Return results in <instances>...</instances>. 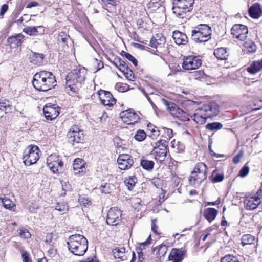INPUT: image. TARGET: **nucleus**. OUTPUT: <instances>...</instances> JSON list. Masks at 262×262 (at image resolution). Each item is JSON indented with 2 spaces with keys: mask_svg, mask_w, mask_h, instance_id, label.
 <instances>
[{
  "mask_svg": "<svg viewBox=\"0 0 262 262\" xmlns=\"http://www.w3.org/2000/svg\"><path fill=\"white\" fill-rule=\"evenodd\" d=\"M40 151L38 146L33 145L28 146L24 151L23 160L26 165L35 164L39 158Z\"/></svg>",
  "mask_w": 262,
  "mask_h": 262,
  "instance_id": "nucleus-7",
  "label": "nucleus"
},
{
  "mask_svg": "<svg viewBox=\"0 0 262 262\" xmlns=\"http://www.w3.org/2000/svg\"><path fill=\"white\" fill-rule=\"evenodd\" d=\"M55 209L64 214L69 209L68 206L64 202H58L56 205Z\"/></svg>",
  "mask_w": 262,
  "mask_h": 262,
  "instance_id": "nucleus-40",
  "label": "nucleus"
},
{
  "mask_svg": "<svg viewBox=\"0 0 262 262\" xmlns=\"http://www.w3.org/2000/svg\"><path fill=\"white\" fill-rule=\"evenodd\" d=\"M115 64L120 71L124 73H125V70H128V67L125 62L121 58H119L116 60L115 62Z\"/></svg>",
  "mask_w": 262,
  "mask_h": 262,
  "instance_id": "nucleus-39",
  "label": "nucleus"
},
{
  "mask_svg": "<svg viewBox=\"0 0 262 262\" xmlns=\"http://www.w3.org/2000/svg\"><path fill=\"white\" fill-rule=\"evenodd\" d=\"M186 251L183 248H173L168 257L169 262H182L184 259Z\"/></svg>",
  "mask_w": 262,
  "mask_h": 262,
  "instance_id": "nucleus-18",
  "label": "nucleus"
},
{
  "mask_svg": "<svg viewBox=\"0 0 262 262\" xmlns=\"http://www.w3.org/2000/svg\"><path fill=\"white\" fill-rule=\"evenodd\" d=\"M22 258L24 262H32L29 254L26 252L22 253Z\"/></svg>",
  "mask_w": 262,
  "mask_h": 262,
  "instance_id": "nucleus-57",
  "label": "nucleus"
},
{
  "mask_svg": "<svg viewBox=\"0 0 262 262\" xmlns=\"http://www.w3.org/2000/svg\"><path fill=\"white\" fill-rule=\"evenodd\" d=\"M250 16L254 19H257L262 15V8L261 6L255 3L249 8Z\"/></svg>",
  "mask_w": 262,
  "mask_h": 262,
  "instance_id": "nucleus-25",
  "label": "nucleus"
},
{
  "mask_svg": "<svg viewBox=\"0 0 262 262\" xmlns=\"http://www.w3.org/2000/svg\"><path fill=\"white\" fill-rule=\"evenodd\" d=\"M156 222V219L152 220L151 229L154 233H155L156 234H159V233L157 232L158 227L155 224Z\"/></svg>",
  "mask_w": 262,
  "mask_h": 262,
  "instance_id": "nucleus-59",
  "label": "nucleus"
},
{
  "mask_svg": "<svg viewBox=\"0 0 262 262\" xmlns=\"http://www.w3.org/2000/svg\"><path fill=\"white\" fill-rule=\"evenodd\" d=\"M124 56L126 59L130 61L135 66H137L138 61L131 54L128 53H124Z\"/></svg>",
  "mask_w": 262,
  "mask_h": 262,
  "instance_id": "nucleus-50",
  "label": "nucleus"
},
{
  "mask_svg": "<svg viewBox=\"0 0 262 262\" xmlns=\"http://www.w3.org/2000/svg\"><path fill=\"white\" fill-rule=\"evenodd\" d=\"M167 142L164 140H161L157 143L151 154L156 160L160 162L164 160L167 154Z\"/></svg>",
  "mask_w": 262,
  "mask_h": 262,
  "instance_id": "nucleus-10",
  "label": "nucleus"
},
{
  "mask_svg": "<svg viewBox=\"0 0 262 262\" xmlns=\"http://www.w3.org/2000/svg\"><path fill=\"white\" fill-rule=\"evenodd\" d=\"M119 168L122 170H127L130 168L134 163L133 159L128 154L119 155L117 159Z\"/></svg>",
  "mask_w": 262,
  "mask_h": 262,
  "instance_id": "nucleus-19",
  "label": "nucleus"
},
{
  "mask_svg": "<svg viewBox=\"0 0 262 262\" xmlns=\"http://www.w3.org/2000/svg\"><path fill=\"white\" fill-rule=\"evenodd\" d=\"M218 213L216 209L212 208H208L204 211V215L209 222H211L215 218Z\"/></svg>",
  "mask_w": 262,
  "mask_h": 262,
  "instance_id": "nucleus-29",
  "label": "nucleus"
},
{
  "mask_svg": "<svg viewBox=\"0 0 262 262\" xmlns=\"http://www.w3.org/2000/svg\"><path fill=\"white\" fill-rule=\"evenodd\" d=\"M172 4L173 13L177 17L183 18L192 11L194 0H173Z\"/></svg>",
  "mask_w": 262,
  "mask_h": 262,
  "instance_id": "nucleus-6",
  "label": "nucleus"
},
{
  "mask_svg": "<svg viewBox=\"0 0 262 262\" xmlns=\"http://www.w3.org/2000/svg\"><path fill=\"white\" fill-rule=\"evenodd\" d=\"M47 164L54 173L61 170L63 166V163L59 160L58 156L56 154H52L48 157Z\"/></svg>",
  "mask_w": 262,
  "mask_h": 262,
  "instance_id": "nucleus-14",
  "label": "nucleus"
},
{
  "mask_svg": "<svg viewBox=\"0 0 262 262\" xmlns=\"http://www.w3.org/2000/svg\"><path fill=\"white\" fill-rule=\"evenodd\" d=\"M141 166L145 169L150 170L153 168L154 162L151 160L143 159L140 162Z\"/></svg>",
  "mask_w": 262,
  "mask_h": 262,
  "instance_id": "nucleus-37",
  "label": "nucleus"
},
{
  "mask_svg": "<svg viewBox=\"0 0 262 262\" xmlns=\"http://www.w3.org/2000/svg\"><path fill=\"white\" fill-rule=\"evenodd\" d=\"M202 107L208 118L216 116L219 113V106L214 102L205 104Z\"/></svg>",
  "mask_w": 262,
  "mask_h": 262,
  "instance_id": "nucleus-21",
  "label": "nucleus"
},
{
  "mask_svg": "<svg viewBox=\"0 0 262 262\" xmlns=\"http://www.w3.org/2000/svg\"><path fill=\"white\" fill-rule=\"evenodd\" d=\"M113 254L115 258H119L122 260L126 259L125 254V249L124 247L116 248L113 250Z\"/></svg>",
  "mask_w": 262,
  "mask_h": 262,
  "instance_id": "nucleus-30",
  "label": "nucleus"
},
{
  "mask_svg": "<svg viewBox=\"0 0 262 262\" xmlns=\"http://www.w3.org/2000/svg\"><path fill=\"white\" fill-rule=\"evenodd\" d=\"M214 56L219 59L226 60L229 56V53L225 48H218L214 51Z\"/></svg>",
  "mask_w": 262,
  "mask_h": 262,
  "instance_id": "nucleus-28",
  "label": "nucleus"
},
{
  "mask_svg": "<svg viewBox=\"0 0 262 262\" xmlns=\"http://www.w3.org/2000/svg\"><path fill=\"white\" fill-rule=\"evenodd\" d=\"M58 108L56 105L51 103L47 104L43 109L45 118L49 120L55 119L59 114Z\"/></svg>",
  "mask_w": 262,
  "mask_h": 262,
  "instance_id": "nucleus-17",
  "label": "nucleus"
},
{
  "mask_svg": "<svg viewBox=\"0 0 262 262\" xmlns=\"http://www.w3.org/2000/svg\"><path fill=\"white\" fill-rule=\"evenodd\" d=\"M10 106V102L7 100L0 101V110L6 112L8 108Z\"/></svg>",
  "mask_w": 262,
  "mask_h": 262,
  "instance_id": "nucleus-45",
  "label": "nucleus"
},
{
  "mask_svg": "<svg viewBox=\"0 0 262 262\" xmlns=\"http://www.w3.org/2000/svg\"><path fill=\"white\" fill-rule=\"evenodd\" d=\"M86 74V70L84 67H77L71 71L66 77L67 92H77L85 80Z\"/></svg>",
  "mask_w": 262,
  "mask_h": 262,
  "instance_id": "nucleus-2",
  "label": "nucleus"
},
{
  "mask_svg": "<svg viewBox=\"0 0 262 262\" xmlns=\"http://www.w3.org/2000/svg\"><path fill=\"white\" fill-rule=\"evenodd\" d=\"M255 238L250 234H245L242 236V244L243 246L254 244Z\"/></svg>",
  "mask_w": 262,
  "mask_h": 262,
  "instance_id": "nucleus-34",
  "label": "nucleus"
},
{
  "mask_svg": "<svg viewBox=\"0 0 262 262\" xmlns=\"http://www.w3.org/2000/svg\"><path fill=\"white\" fill-rule=\"evenodd\" d=\"M150 240H151V237H150V236H149L145 242L141 243V246H146V245L149 244Z\"/></svg>",
  "mask_w": 262,
  "mask_h": 262,
  "instance_id": "nucleus-63",
  "label": "nucleus"
},
{
  "mask_svg": "<svg viewBox=\"0 0 262 262\" xmlns=\"http://www.w3.org/2000/svg\"><path fill=\"white\" fill-rule=\"evenodd\" d=\"M8 6L7 4H4L2 6L0 11V16H3L5 12L8 10Z\"/></svg>",
  "mask_w": 262,
  "mask_h": 262,
  "instance_id": "nucleus-58",
  "label": "nucleus"
},
{
  "mask_svg": "<svg viewBox=\"0 0 262 262\" xmlns=\"http://www.w3.org/2000/svg\"><path fill=\"white\" fill-rule=\"evenodd\" d=\"M81 262H98L95 256L88 257L85 260H82Z\"/></svg>",
  "mask_w": 262,
  "mask_h": 262,
  "instance_id": "nucleus-60",
  "label": "nucleus"
},
{
  "mask_svg": "<svg viewBox=\"0 0 262 262\" xmlns=\"http://www.w3.org/2000/svg\"><path fill=\"white\" fill-rule=\"evenodd\" d=\"M84 160L80 158L75 159L73 164V170L75 174H80L85 172Z\"/></svg>",
  "mask_w": 262,
  "mask_h": 262,
  "instance_id": "nucleus-24",
  "label": "nucleus"
},
{
  "mask_svg": "<svg viewBox=\"0 0 262 262\" xmlns=\"http://www.w3.org/2000/svg\"><path fill=\"white\" fill-rule=\"evenodd\" d=\"M166 43L165 38L162 35H156L150 41L151 47L156 49L157 52H161Z\"/></svg>",
  "mask_w": 262,
  "mask_h": 262,
  "instance_id": "nucleus-22",
  "label": "nucleus"
},
{
  "mask_svg": "<svg viewBox=\"0 0 262 262\" xmlns=\"http://www.w3.org/2000/svg\"><path fill=\"white\" fill-rule=\"evenodd\" d=\"M68 141L73 144L75 143H82L84 141L83 131L78 126L73 125L69 129L67 134Z\"/></svg>",
  "mask_w": 262,
  "mask_h": 262,
  "instance_id": "nucleus-9",
  "label": "nucleus"
},
{
  "mask_svg": "<svg viewBox=\"0 0 262 262\" xmlns=\"http://www.w3.org/2000/svg\"><path fill=\"white\" fill-rule=\"evenodd\" d=\"M206 177L207 166L204 163L199 162L195 164L191 172L189 182L190 185L196 187L199 186Z\"/></svg>",
  "mask_w": 262,
  "mask_h": 262,
  "instance_id": "nucleus-4",
  "label": "nucleus"
},
{
  "mask_svg": "<svg viewBox=\"0 0 262 262\" xmlns=\"http://www.w3.org/2000/svg\"><path fill=\"white\" fill-rule=\"evenodd\" d=\"M69 36L64 32H61L58 36V40L59 42H62L63 43L67 42V40L69 39Z\"/></svg>",
  "mask_w": 262,
  "mask_h": 262,
  "instance_id": "nucleus-46",
  "label": "nucleus"
},
{
  "mask_svg": "<svg viewBox=\"0 0 262 262\" xmlns=\"http://www.w3.org/2000/svg\"><path fill=\"white\" fill-rule=\"evenodd\" d=\"M202 65V60L199 56L189 55L183 58L182 67L187 71L193 70L199 68Z\"/></svg>",
  "mask_w": 262,
  "mask_h": 262,
  "instance_id": "nucleus-11",
  "label": "nucleus"
},
{
  "mask_svg": "<svg viewBox=\"0 0 262 262\" xmlns=\"http://www.w3.org/2000/svg\"><path fill=\"white\" fill-rule=\"evenodd\" d=\"M39 30L40 33L43 31V27L39 26L37 27H27L24 29V32L29 35H36L39 33Z\"/></svg>",
  "mask_w": 262,
  "mask_h": 262,
  "instance_id": "nucleus-31",
  "label": "nucleus"
},
{
  "mask_svg": "<svg viewBox=\"0 0 262 262\" xmlns=\"http://www.w3.org/2000/svg\"><path fill=\"white\" fill-rule=\"evenodd\" d=\"M137 182V178L134 176H129L126 178L124 180V183L129 190H131L134 188Z\"/></svg>",
  "mask_w": 262,
  "mask_h": 262,
  "instance_id": "nucleus-33",
  "label": "nucleus"
},
{
  "mask_svg": "<svg viewBox=\"0 0 262 262\" xmlns=\"http://www.w3.org/2000/svg\"><path fill=\"white\" fill-rule=\"evenodd\" d=\"M231 34L234 37L240 40H244L248 33L247 27L242 24L234 25L231 30Z\"/></svg>",
  "mask_w": 262,
  "mask_h": 262,
  "instance_id": "nucleus-15",
  "label": "nucleus"
},
{
  "mask_svg": "<svg viewBox=\"0 0 262 262\" xmlns=\"http://www.w3.org/2000/svg\"><path fill=\"white\" fill-rule=\"evenodd\" d=\"M211 27L206 24H200L191 31V37L196 43L206 42L211 38Z\"/></svg>",
  "mask_w": 262,
  "mask_h": 262,
  "instance_id": "nucleus-5",
  "label": "nucleus"
},
{
  "mask_svg": "<svg viewBox=\"0 0 262 262\" xmlns=\"http://www.w3.org/2000/svg\"><path fill=\"white\" fill-rule=\"evenodd\" d=\"M101 2L105 4H109L111 5H114L115 4L114 0H101Z\"/></svg>",
  "mask_w": 262,
  "mask_h": 262,
  "instance_id": "nucleus-62",
  "label": "nucleus"
},
{
  "mask_svg": "<svg viewBox=\"0 0 262 262\" xmlns=\"http://www.w3.org/2000/svg\"><path fill=\"white\" fill-rule=\"evenodd\" d=\"M43 58V54L34 53L33 55L32 56V62H33L34 64L40 63Z\"/></svg>",
  "mask_w": 262,
  "mask_h": 262,
  "instance_id": "nucleus-43",
  "label": "nucleus"
},
{
  "mask_svg": "<svg viewBox=\"0 0 262 262\" xmlns=\"http://www.w3.org/2000/svg\"><path fill=\"white\" fill-rule=\"evenodd\" d=\"M220 262H239V261L236 256L228 254L222 257Z\"/></svg>",
  "mask_w": 262,
  "mask_h": 262,
  "instance_id": "nucleus-42",
  "label": "nucleus"
},
{
  "mask_svg": "<svg viewBox=\"0 0 262 262\" xmlns=\"http://www.w3.org/2000/svg\"><path fill=\"white\" fill-rule=\"evenodd\" d=\"M146 137V133L143 130H138L136 132L134 136L135 139L138 141H142L145 139Z\"/></svg>",
  "mask_w": 262,
  "mask_h": 262,
  "instance_id": "nucleus-41",
  "label": "nucleus"
},
{
  "mask_svg": "<svg viewBox=\"0 0 262 262\" xmlns=\"http://www.w3.org/2000/svg\"><path fill=\"white\" fill-rule=\"evenodd\" d=\"M101 192L105 194H110L116 190L115 186L111 183H106L102 185L99 188Z\"/></svg>",
  "mask_w": 262,
  "mask_h": 262,
  "instance_id": "nucleus-32",
  "label": "nucleus"
},
{
  "mask_svg": "<svg viewBox=\"0 0 262 262\" xmlns=\"http://www.w3.org/2000/svg\"><path fill=\"white\" fill-rule=\"evenodd\" d=\"M62 188L64 191H70L71 190V186L68 182H62Z\"/></svg>",
  "mask_w": 262,
  "mask_h": 262,
  "instance_id": "nucleus-54",
  "label": "nucleus"
},
{
  "mask_svg": "<svg viewBox=\"0 0 262 262\" xmlns=\"http://www.w3.org/2000/svg\"><path fill=\"white\" fill-rule=\"evenodd\" d=\"M249 171V167L246 165L244 166V167L241 169L239 171V175L242 177H244L246 176Z\"/></svg>",
  "mask_w": 262,
  "mask_h": 262,
  "instance_id": "nucleus-51",
  "label": "nucleus"
},
{
  "mask_svg": "<svg viewBox=\"0 0 262 262\" xmlns=\"http://www.w3.org/2000/svg\"><path fill=\"white\" fill-rule=\"evenodd\" d=\"M150 129L151 130V132H152V134L151 135L152 138H154V137H156L157 136H159V131L158 129H156V127L152 128Z\"/></svg>",
  "mask_w": 262,
  "mask_h": 262,
  "instance_id": "nucleus-61",
  "label": "nucleus"
},
{
  "mask_svg": "<svg viewBox=\"0 0 262 262\" xmlns=\"http://www.w3.org/2000/svg\"><path fill=\"white\" fill-rule=\"evenodd\" d=\"M39 206L35 202H31L28 205L27 208L31 213H34L39 208Z\"/></svg>",
  "mask_w": 262,
  "mask_h": 262,
  "instance_id": "nucleus-47",
  "label": "nucleus"
},
{
  "mask_svg": "<svg viewBox=\"0 0 262 262\" xmlns=\"http://www.w3.org/2000/svg\"><path fill=\"white\" fill-rule=\"evenodd\" d=\"M192 117L194 121L200 124H204L208 118L202 107L194 111Z\"/></svg>",
  "mask_w": 262,
  "mask_h": 262,
  "instance_id": "nucleus-23",
  "label": "nucleus"
},
{
  "mask_svg": "<svg viewBox=\"0 0 262 262\" xmlns=\"http://www.w3.org/2000/svg\"><path fill=\"white\" fill-rule=\"evenodd\" d=\"M224 175L223 174H217L216 175L212 180L213 182H220L223 180Z\"/></svg>",
  "mask_w": 262,
  "mask_h": 262,
  "instance_id": "nucleus-56",
  "label": "nucleus"
},
{
  "mask_svg": "<svg viewBox=\"0 0 262 262\" xmlns=\"http://www.w3.org/2000/svg\"><path fill=\"white\" fill-rule=\"evenodd\" d=\"M172 37L175 42L178 45H185L188 41L186 34L179 31L173 32Z\"/></svg>",
  "mask_w": 262,
  "mask_h": 262,
  "instance_id": "nucleus-26",
  "label": "nucleus"
},
{
  "mask_svg": "<svg viewBox=\"0 0 262 262\" xmlns=\"http://www.w3.org/2000/svg\"><path fill=\"white\" fill-rule=\"evenodd\" d=\"M162 3V0H150L149 3V6L150 7L158 8L161 6Z\"/></svg>",
  "mask_w": 262,
  "mask_h": 262,
  "instance_id": "nucleus-49",
  "label": "nucleus"
},
{
  "mask_svg": "<svg viewBox=\"0 0 262 262\" xmlns=\"http://www.w3.org/2000/svg\"><path fill=\"white\" fill-rule=\"evenodd\" d=\"M55 77L49 71H41L33 76L32 84L34 88L39 91L46 92L56 85Z\"/></svg>",
  "mask_w": 262,
  "mask_h": 262,
  "instance_id": "nucleus-1",
  "label": "nucleus"
},
{
  "mask_svg": "<svg viewBox=\"0 0 262 262\" xmlns=\"http://www.w3.org/2000/svg\"><path fill=\"white\" fill-rule=\"evenodd\" d=\"M223 125L221 123L216 122L208 123L205 126L206 128L210 131L218 130L221 129Z\"/></svg>",
  "mask_w": 262,
  "mask_h": 262,
  "instance_id": "nucleus-36",
  "label": "nucleus"
},
{
  "mask_svg": "<svg viewBox=\"0 0 262 262\" xmlns=\"http://www.w3.org/2000/svg\"><path fill=\"white\" fill-rule=\"evenodd\" d=\"M67 244L69 251L77 256L83 255L88 248V240L80 234L71 235L68 238Z\"/></svg>",
  "mask_w": 262,
  "mask_h": 262,
  "instance_id": "nucleus-3",
  "label": "nucleus"
},
{
  "mask_svg": "<svg viewBox=\"0 0 262 262\" xmlns=\"http://www.w3.org/2000/svg\"><path fill=\"white\" fill-rule=\"evenodd\" d=\"M120 116L122 120L127 124H134L140 120L139 115L133 109L122 111Z\"/></svg>",
  "mask_w": 262,
  "mask_h": 262,
  "instance_id": "nucleus-12",
  "label": "nucleus"
},
{
  "mask_svg": "<svg viewBox=\"0 0 262 262\" xmlns=\"http://www.w3.org/2000/svg\"><path fill=\"white\" fill-rule=\"evenodd\" d=\"M262 70V59L253 61L247 69L251 74H255Z\"/></svg>",
  "mask_w": 262,
  "mask_h": 262,
  "instance_id": "nucleus-27",
  "label": "nucleus"
},
{
  "mask_svg": "<svg viewBox=\"0 0 262 262\" xmlns=\"http://www.w3.org/2000/svg\"><path fill=\"white\" fill-rule=\"evenodd\" d=\"M99 99L104 106L111 107L116 103V100L108 91L100 90L98 92Z\"/></svg>",
  "mask_w": 262,
  "mask_h": 262,
  "instance_id": "nucleus-16",
  "label": "nucleus"
},
{
  "mask_svg": "<svg viewBox=\"0 0 262 262\" xmlns=\"http://www.w3.org/2000/svg\"><path fill=\"white\" fill-rule=\"evenodd\" d=\"M134 39L138 42L143 43H144V42L143 41H142L141 40V39L140 38H139V37L138 35H137V34H134Z\"/></svg>",
  "mask_w": 262,
  "mask_h": 262,
  "instance_id": "nucleus-64",
  "label": "nucleus"
},
{
  "mask_svg": "<svg viewBox=\"0 0 262 262\" xmlns=\"http://www.w3.org/2000/svg\"><path fill=\"white\" fill-rule=\"evenodd\" d=\"M2 202L6 209L12 210L15 206V204L8 198L2 199Z\"/></svg>",
  "mask_w": 262,
  "mask_h": 262,
  "instance_id": "nucleus-38",
  "label": "nucleus"
},
{
  "mask_svg": "<svg viewBox=\"0 0 262 262\" xmlns=\"http://www.w3.org/2000/svg\"><path fill=\"white\" fill-rule=\"evenodd\" d=\"M162 102L164 104L167 106L169 113L174 117L178 118L182 121L189 120V116L187 113L179 108L176 104L172 102H169L164 99H162Z\"/></svg>",
  "mask_w": 262,
  "mask_h": 262,
  "instance_id": "nucleus-8",
  "label": "nucleus"
},
{
  "mask_svg": "<svg viewBox=\"0 0 262 262\" xmlns=\"http://www.w3.org/2000/svg\"><path fill=\"white\" fill-rule=\"evenodd\" d=\"M78 201L81 205L84 206H86L87 205H89L91 204L90 201H89L88 198L83 196H80L78 199Z\"/></svg>",
  "mask_w": 262,
  "mask_h": 262,
  "instance_id": "nucleus-53",
  "label": "nucleus"
},
{
  "mask_svg": "<svg viewBox=\"0 0 262 262\" xmlns=\"http://www.w3.org/2000/svg\"><path fill=\"white\" fill-rule=\"evenodd\" d=\"M245 206L247 210H254L261 203L260 198L258 195L248 196L244 200Z\"/></svg>",
  "mask_w": 262,
  "mask_h": 262,
  "instance_id": "nucleus-20",
  "label": "nucleus"
},
{
  "mask_svg": "<svg viewBox=\"0 0 262 262\" xmlns=\"http://www.w3.org/2000/svg\"><path fill=\"white\" fill-rule=\"evenodd\" d=\"M24 36L21 34H18L16 36H13L8 38V41L11 43H15L17 46H19L21 43V40Z\"/></svg>",
  "mask_w": 262,
  "mask_h": 262,
  "instance_id": "nucleus-35",
  "label": "nucleus"
},
{
  "mask_svg": "<svg viewBox=\"0 0 262 262\" xmlns=\"http://www.w3.org/2000/svg\"><path fill=\"white\" fill-rule=\"evenodd\" d=\"M193 76L195 79H200L204 77L205 74L203 71L199 70L194 72Z\"/></svg>",
  "mask_w": 262,
  "mask_h": 262,
  "instance_id": "nucleus-52",
  "label": "nucleus"
},
{
  "mask_svg": "<svg viewBox=\"0 0 262 262\" xmlns=\"http://www.w3.org/2000/svg\"><path fill=\"white\" fill-rule=\"evenodd\" d=\"M122 213L117 207L111 208L107 213L106 222L108 224L115 226L118 224L121 220Z\"/></svg>",
  "mask_w": 262,
  "mask_h": 262,
  "instance_id": "nucleus-13",
  "label": "nucleus"
},
{
  "mask_svg": "<svg viewBox=\"0 0 262 262\" xmlns=\"http://www.w3.org/2000/svg\"><path fill=\"white\" fill-rule=\"evenodd\" d=\"M245 47L248 52L252 53L256 50V46L253 42L246 43Z\"/></svg>",
  "mask_w": 262,
  "mask_h": 262,
  "instance_id": "nucleus-48",
  "label": "nucleus"
},
{
  "mask_svg": "<svg viewBox=\"0 0 262 262\" xmlns=\"http://www.w3.org/2000/svg\"><path fill=\"white\" fill-rule=\"evenodd\" d=\"M17 232L19 235L23 238H29L31 237V234L28 230L25 228H20L18 229Z\"/></svg>",
  "mask_w": 262,
  "mask_h": 262,
  "instance_id": "nucleus-44",
  "label": "nucleus"
},
{
  "mask_svg": "<svg viewBox=\"0 0 262 262\" xmlns=\"http://www.w3.org/2000/svg\"><path fill=\"white\" fill-rule=\"evenodd\" d=\"M244 155V152L243 151H240L238 155L235 156L233 158V162L235 164H237L241 160V158Z\"/></svg>",
  "mask_w": 262,
  "mask_h": 262,
  "instance_id": "nucleus-55",
  "label": "nucleus"
}]
</instances>
